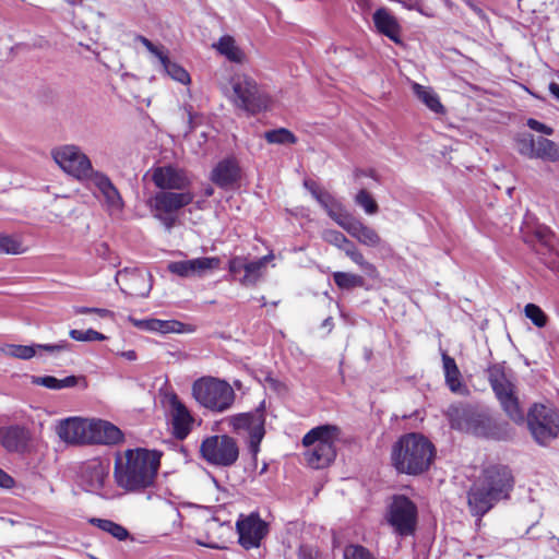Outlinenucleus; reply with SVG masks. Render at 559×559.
I'll return each instance as SVG.
<instances>
[{
  "label": "nucleus",
  "instance_id": "09e8293b",
  "mask_svg": "<svg viewBox=\"0 0 559 559\" xmlns=\"http://www.w3.org/2000/svg\"><path fill=\"white\" fill-rule=\"evenodd\" d=\"M323 239L337 248H344L348 243V239L341 231L332 229L324 230Z\"/></svg>",
  "mask_w": 559,
  "mask_h": 559
},
{
  "label": "nucleus",
  "instance_id": "1a4fd4ad",
  "mask_svg": "<svg viewBox=\"0 0 559 559\" xmlns=\"http://www.w3.org/2000/svg\"><path fill=\"white\" fill-rule=\"evenodd\" d=\"M487 372L490 385L504 413L514 423H524V412L520 406L515 385L506 373L504 367L502 365H493L488 368Z\"/></svg>",
  "mask_w": 559,
  "mask_h": 559
},
{
  "label": "nucleus",
  "instance_id": "7ed1b4c3",
  "mask_svg": "<svg viewBox=\"0 0 559 559\" xmlns=\"http://www.w3.org/2000/svg\"><path fill=\"white\" fill-rule=\"evenodd\" d=\"M435 457L433 444L420 433H406L392 447V465L399 473L419 475L426 472Z\"/></svg>",
  "mask_w": 559,
  "mask_h": 559
},
{
  "label": "nucleus",
  "instance_id": "c9c22d12",
  "mask_svg": "<svg viewBox=\"0 0 559 559\" xmlns=\"http://www.w3.org/2000/svg\"><path fill=\"white\" fill-rule=\"evenodd\" d=\"M26 251L23 241L17 236L0 234L1 254H21Z\"/></svg>",
  "mask_w": 559,
  "mask_h": 559
},
{
  "label": "nucleus",
  "instance_id": "cd10ccee",
  "mask_svg": "<svg viewBox=\"0 0 559 559\" xmlns=\"http://www.w3.org/2000/svg\"><path fill=\"white\" fill-rule=\"evenodd\" d=\"M373 23L379 33L385 35L394 43H401V26L395 19L386 9H378L373 13Z\"/></svg>",
  "mask_w": 559,
  "mask_h": 559
},
{
  "label": "nucleus",
  "instance_id": "39448f33",
  "mask_svg": "<svg viewBox=\"0 0 559 559\" xmlns=\"http://www.w3.org/2000/svg\"><path fill=\"white\" fill-rule=\"evenodd\" d=\"M229 86L230 91L227 87H223V91L235 107L249 114H258L267 108L269 95L249 74L235 73L229 80Z\"/></svg>",
  "mask_w": 559,
  "mask_h": 559
},
{
  "label": "nucleus",
  "instance_id": "0e129e2a",
  "mask_svg": "<svg viewBox=\"0 0 559 559\" xmlns=\"http://www.w3.org/2000/svg\"><path fill=\"white\" fill-rule=\"evenodd\" d=\"M121 356H123L126 359L133 361L136 359V353L134 350H127L121 353Z\"/></svg>",
  "mask_w": 559,
  "mask_h": 559
},
{
  "label": "nucleus",
  "instance_id": "f03ea898",
  "mask_svg": "<svg viewBox=\"0 0 559 559\" xmlns=\"http://www.w3.org/2000/svg\"><path fill=\"white\" fill-rule=\"evenodd\" d=\"M511 472L506 466H491L474 483L468 492V506L474 515L483 516L512 489Z\"/></svg>",
  "mask_w": 559,
  "mask_h": 559
},
{
  "label": "nucleus",
  "instance_id": "a18cd8bd",
  "mask_svg": "<svg viewBox=\"0 0 559 559\" xmlns=\"http://www.w3.org/2000/svg\"><path fill=\"white\" fill-rule=\"evenodd\" d=\"M69 335L72 340L78 342L105 341L107 338L106 335L93 329H88L86 331L73 329L69 332Z\"/></svg>",
  "mask_w": 559,
  "mask_h": 559
},
{
  "label": "nucleus",
  "instance_id": "c03bdc74",
  "mask_svg": "<svg viewBox=\"0 0 559 559\" xmlns=\"http://www.w3.org/2000/svg\"><path fill=\"white\" fill-rule=\"evenodd\" d=\"M355 202L361 206L365 212L369 215L376 214L378 212V204L374 201V199L371 197V194L362 189L358 191V193L355 197Z\"/></svg>",
  "mask_w": 559,
  "mask_h": 559
},
{
  "label": "nucleus",
  "instance_id": "6e6d98bb",
  "mask_svg": "<svg viewBox=\"0 0 559 559\" xmlns=\"http://www.w3.org/2000/svg\"><path fill=\"white\" fill-rule=\"evenodd\" d=\"M442 361H443V370L444 374L448 372H451L452 370L457 369L455 360L447 355L445 353L442 354Z\"/></svg>",
  "mask_w": 559,
  "mask_h": 559
},
{
  "label": "nucleus",
  "instance_id": "69168bd1",
  "mask_svg": "<svg viewBox=\"0 0 559 559\" xmlns=\"http://www.w3.org/2000/svg\"><path fill=\"white\" fill-rule=\"evenodd\" d=\"M186 111H187L188 120H189V131H191L194 128V126H193L194 115L188 108H186Z\"/></svg>",
  "mask_w": 559,
  "mask_h": 559
},
{
  "label": "nucleus",
  "instance_id": "864d4df0",
  "mask_svg": "<svg viewBox=\"0 0 559 559\" xmlns=\"http://www.w3.org/2000/svg\"><path fill=\"white\" fill-rule=\"evenodd\" d=\"M128 320H129V322L133 326H135V328H138V329H140L142 331L155 332V321H156V319L152 318V319H142V320H140V319H135L133 317H129Z\"/></svg>",
  "mask_w": 559,
  "mask_h": 559
},
{
  "label": "nucleus",
  "instance_id": "a19ab883",
  "mask_svg": "<svg viewBox=\"0 0 559 559\" xmlns=\"http://www.w3.org/2000/svg\"><path fill=\"white\" fill-rule=\"evenodd\" d=\"M536 146V138L531 133H522L516 138V150L518 152L533 159Z\"/></svg>",
  "mask_w": 559,
  "mask_h": 559
},
{
  "label": "nucleus",
  "instance_id": "5fc2aeb1",
  "mask_svg": "<svg viewBox=\"0 0 559 559\" xmlns=\"http://www.w3.org/2000/svg\"><path fill=\"white\" fill-rule=\"evenodd\" d=\"M526 124L530 129L539 132L545 135H551L554 133V129L534 118H528Z\"/></svg>",
  "mask_w": 559,
  "mask_h": 559
},
{
  "label": "nucleus",
  "instance_id": "f3484780",
  "mask_svg": "<svg viewBox=\"0 0 559 559\" xmlns=\"http://www.w3.org/2000/svg\"><path fill=\"white\" fill-rule=\"evenodd\" d=\"M116 282L126 295L146 297L152 289L151 274L140 269H123L116 274Z\"/></svg>",
  "mask_w": 559,
  "mask_h": 559
},
{
  "label": "nucleus",
  "instance_id": "4d7b16f0",
  "mask_svg": "<svg viewBox=\"0 0 559 559\" xmlns=\"http://www.w3.org/2000/svg\"><path fill=\"white\" fill-rule=\"evenodd\" d=\"M14 485L13 478L0 468V487L12 488Z\"/></svg>",
  "mask_w": 559,
  "mask_h": 559
},
{
  "label": "nucleus",
  "instance_id": "13d9d810",
  "mask_svg": "<svg viewBox=\"0 0 559 559\" xmlns=\"http://www.w3.org/2000/svg\"><path fill=\"white\" fill-rule=\"evenodd\" d=\"M465 3L480 20H484V21L487 20V15L481 8L476 5L471 0H466Z\"/></svg>",
  "mask_w": 559,
  "mask_h": 559
},
{
  "label": "nucleus",
  "instance_id": "72a5a7b5",
  "mask_svg": "<svg viewBox=\"0 0 559 559\" xmlns=\"http://www.w3.org/2000/svg\"><path fill=\"white\" fill-rule=\"evenodd\" d=\"M534 158L549 163L559 162V145L547 138L537 136Z\"/></svg>",
  "mask_w": 559,
  "mask_h": 559
},
{
  "label": "nucleus",
  "instance_id": "ddd939ff",
  "mask_svg": "<svg viewBox=\"0 0 559 559\" xmlns=\"http://www.w3.org/2000/svg\"><path fill=\"white\" fill-rule=\"evenodd\" d=\"M228 425L236 433H248V451L255 457L260 451V443L265 435V417L262 409L241 413L227 418Z\"/></svg>",
  "mask_w": 559,
  "mask_h": 559
},
{
  "label": "nucleus",
  "instance_id": "4468645a",
  "mask_svg": "<svg viewBox=\"0 0 559 559\" xmlns=\"http://www.w3.org/2000/svg\"><path fill=\"white\" fill-rule=\"evenodd\" d=\"M388 523L401 536L412 535L417 523V508L405 496H394L386 512Z\"/></svg>",
  "mask_w": 559,
  "mask_h": 559
},
{
  "label": "nucleus",
  "instance_id": "c85d7f7f",
  "mask_svg": "<svg viewBox=\"0 0 559 559\" xmlns=\"http://www.w3.org/2000/svg\"><path fill=\"white\" fill-rule=\"evenodd\" d=\"M274 259L273 253H269L262 258H259L254 261L246 262L245 272L241 277L238 278V282L242 286H254L263 276L266 265Z\"/></svg>",
  "mask_w": 559,
  "mask_h": 559
},
{
  "label": "nucleus",
  "instance_id": "e2e57ef3",
  "mask_svg": "<svg viewBox=\"0 0 559 559\" xmlns=\"http://www.w3.org/2000/svg\"><path fill=\"white\" fill-rule=\"evenodd\" d=\"M548 88H549L550 94H551L556 99H558V100H559V84H558V83H555V82H551V83L549 84V87H548Z\"/></svg>",
  "mask_w": 559,
  "mask_h": 559
},
{
  "label": "nucleus",
  "instance_id": "49530a36",
  "mask_svg": "<svg viewBox=\"0 0 559 559\" xmlns=\"http://www.w3.org/2000/svg\"><path fill=\"white\" fill-rule=\"evenodd\" d=\"M525 316L538 328H544L547 323L545 312L534 304H527L524 308Z\"/></svg>",
  "mask_w": 559,
  "mask_h": 559
},
{
  "label": "nucleus",
  "instance_id": "6e6552de",
  "mask_svg": "<svg viewBox=\"0 0 559 559\" xmlns=\"http://www.w3.org/2000/svg\"><path fill=\"white\" fill-rule=\"evenodd\" d=\"M451 427L480 437H495V427L490 416L473 406L456 404L448 408Z\"/></svg>",
  "mask_w": 559,
  "mask_h": 559
},
{
  "label": "nucleus",
  "instance_id": "37998d69",
  "mask_svg": "<svg viewBox=\"0 0 559 559\" xmlns=\"http://www.w3.org/2000/svg\"><path fill=\"white\" fill-rule=\"evenodd\" d=\"M136 40L140 41L155 58L158 59L162 67L169 60L168 51L164 46H156L150 39L139 35Z\"/></svg>",
  "mask_w": 559,
  "mask_h": 559
},
{
  "label": "nucleus",
  "instance_id": "b1692460",
  "mask_svg": "<svg viewBox=\"0 0 559 559\" xmlns=\"http://www.w3.org/2000/svg\"><path fill=\"white\" fill-rule=\"evenodd\" d=\"M169 417L174 436L183 440L190 432L193 418L188 408L178 400L176 395L169 400Z\"/></svg>",
  "mask_w": 559,
  "mask_h": 559
},
{
  "label": "nucleus",
  "instance_id": "4c0bfd02",
  "mask_svg": "<svg viewBox=\"0 0 559 559\" xmlns=\"http://www.w3.org/2000/svg\"><path fill=\"white\" fill-rule=\"evenodd\" d=\"M91 523L99 527L102 531L109 533L111 536L119 540H124L129 536L128 531L123 526L110 520L92 519Z\"/></svg>",
  "mask_w": 559,
  "mask_h": 559
},
{
  "label": "nucleus",
  "instance_id": "2eb2a0df",
  "mask_svg": "<svg viewBox=\"0 0 559 559\" xmlns=\"http://www.w3.org/2000/svg\"><path fill=\"white\" fill-rule=\"evenodd\" d=\"M110 464L106 460L93 459L81 467V485L86 491L106 496V483L109 476Z\"/></svg>",
  "mask_w": 559,
  "mask_h": 559
},
{
  "label": "nucleus",
  "instance_id": "f8f14e48",
  "mask_svg": "<svg viewBox=\"0 0 559 559\" xmlns=\"http://www.w3.org/2000/svg\"><path fill=\"white\" fill-rule=\"evenodd\" d=\"M51 156L64 173L80 181H87L96 173L88 156L76 145L55 147Z\"/></svg>",
  "mask_w": 559,
  "mask_h": 559
},
{
  "label": "nucleus",
  "instance_id": "bb28decb",
  "mask_svg": "<svg viewBox=\"0 0 559 559\" xmlns=\"http://www.w3.org/2000/svg\"><path fill=\"white\" fill-rule=\"evenodd\" d=\"M240 177V169L235 159L221 160L211 173V180L219 188L231 187Z\"/></svg>",
  "mask_w": 559,
  "mask_h": 559
},
{
  "label": "nucleus",
  "instance_id": "0eeeda50",
  "mask_svg": "<svg viewBox=\"0 0 559 559\" xmlns=\"http://www.w3.org/2000/svg\"><path fill=\"white\" fill-rule=\"evenodd\" d=\"M193 199L194 194L190 191H158L147 201V205L153 216L170 231L178 222L180 210Z\"/></svg>",
  "mask_w": 559,
  "mask_h": 559
},
{
  "label": "nucleus",
  "instance_id": "473e14b6",
  "mask_svg": "<svg viewBox=\"0 0 559 559\" xmlns=\"http://www.w3.org/2000/svg\"><path fill=\"white\" fill-rule=\"evenodd\" d=\"M413 93L416 97L436 114H444V106L441 104L438 94L429 86H424L419 83L412 84Z\"/></svg>",
  "mask_w": 559,
  "mask_h": 559
},
{
  "label": "nucleus",
  "instance_id": "423d86ee",
  "mask_svg": "<svg viewBox=\"0 0 559 559\" xmlns=\"http://www.w3.org/2000/svg\"><path fill=\"white\" fill-rule=\"evenodd\" d=\"M192 394L200 405L217 413L229 409L236 397L227 381L213 377H203L194 381Z\"/></svg>",
  "mask_w": 559,
  "mask_h": 559
},
{
  "label": "nucleus",
  "instance_id": "9b49d317",
  "mask_svg": "<svg viewBox=\"0 0 559 559\" xmlns=\"http://www.w3.org/2000/svg\"><path fill=\"white\" fill-rule=\"evenodd\" d=\"M202 459L212 466L229 467L239 457L237 441L228 435H214L206 437L200 445Z\"/></svg>",
  "mask_w": 559,
  "mask_h": 559
},
{
  "label": "nucleus",
  "instance_id": "ea45409f",
  "mask_svg": "<svg viewBox=\"0 0 559 559\" xmlns=\"http://www.w3.org/2000/svg\"><path fill=\"white\" fill-rule=\"evenodd\" d=\"M193 329L186 325L185 323L178 321V320H159L156 319L155 321V332L162 333V334H169V333H186V332H192Z\"/></svg>",
  "mask_w": 559,
  "mask_h": 559
},
{
  "label": "nucleus",
  "instance_id": "603ef678",
  "mask_svg": "<svg viewBox=\"0 0 559 559\" xmlns=\"http://www.w3.org/2000/svg\"><path fill=\"white\" fill-rule=\"evenodd\" d=\"M247 258L245 257H234L229 260L228 271L234 276L235 280L238 281L240 276H238L241 272H245Z\"/></svg>",
  "mask_w": 559,
  "mask_h": 559
},
{
  "label": "nucleus",
  "instance_id": "aec40b11",
  "mask_svg": "<svg viewBox=\"0 0 559 559\" xmlns=\"http://www.w3.org/2000/svg\"><path fill=\"white\" fill-rule=\"evenodd\" d=\"M0 444L11 453H28L32 449V435L23 426L2 427L0 428Z\"/></svg>",
  "mask_w": 559,
  "mask_h": 559
},
{
  "label": "nucleus",
  "instance_id": "bf43d9fd",
  "mask_svg": "<svg viewBox=\"0 0 559 559\" xmlns=\"http://www.w3.org/2000/svg\"><path fill=\"white\" fill-rule=\"evenodd\" d=\"M92 313H95L103 319H106V318L112 319L115 317V313L111 310H108L105 308H93Z\"/></svg>",
  "mask_w": 559,
  "mask_h": 559
},
{
  "label": "nucleus",
  "instance_id": "c756f323",
  "mask_svg": "<svg viewBox=\"0 0 559 559\" xmlns=\"http://www.w3.org/2000/svg\"><path fill=\"white\" fill-rule=\"evenodd\" d=\"M311 193L313 198L321 204V206L328 212L329 216L340 225V222H343L348 213L344 210L342 204L336 201L329 192L312 189Z\"/></svg>",
  "mask_w": 559,
  "mask_h": 559
},
{
  "label": "nucleus",
  "instance_id": "3c124183",
  "mask_svg": "<svg viewBox=\"0 0 559 559\" xmlns=\"http://www.w3.org/2000/svg\"><path fill=\"white\" fill-rule=\"evenodd\" d=\"M445 376V382L449 386V389L454 393H460L463 390V384L461 381V372L457 369L452 370L451 372H448Z\"/></svg>",
  "mask_w": 559,
  "mask_h": 559
},
{
  "label": "nucleus",
  "instance_id": "2f4dec72",
  "mask_svg": "<svg viewBox=\"0 0 559 559\" xmlns=\"http://www.w3.org/2000/svg\"><path fill=\"white\" fill-rule=\"evenodd\" d=\"M522 234L524 241L530 245L535 246L536 243H539L547 249L552 247L554 235L545 225H536L534 227L526 225L522 229Z\"/></svg>",
  "mask_w": 559,
  "mask_h": 559
},
{
  "label": "nucleus",
  "instance_id": "a878e982",
  "mask_svg": "<svg viewBox=\"0 0 559 559\" xmlns=\"http://www.w3.org/2000/svg\"><path fill=\"white\" fill-rule=\"evenodd\" d=\"M340 226L364 246L378 247L381 243V237L373 228L365 225L350 214L343 222H340Z\"/></svg>",
  "mask_w": 559,
  "mask_h": 559
},
{
  "label": "nucleus",
  "instance_id": "393cba45",
  "mask_svg": "<svg viewBox=\"0 0 559 559\" xmlns=\"http://www.w3.org/2000/svg\"><path fill=\"white\" fill-rule=\"evenodd\" d=\"M87 181L98 189L110 212H121L123 209L122 198L107 175L96 171Z\"/></svg>",
  "mask_w": 559,
  "mask_h": 559
},
{
  "label": "nucleus",
  "instance_id": "f257e3e1",
  "mask_svg": "<svg viewBox=\"0 0 559 559\" xmlns=\"http://www.w3.org/2000/svg\"><path fill=\"white\" fill-rule=\"evenodd\" d=\"M159 467V455L146 449L127 450L115 463V478L128 491L143 490L153 485Z\"/></svg>",
  "mask_w": 559,
  "mask_h": 559
},
{
  "label": "nucleus",
  "instance_id": "7c9ffc66",
  "mask_svg": "<svg viewBox=\"0 0 559 559\" xmlns=\"http://www.w3.org/2000/svg\"><path fill=\"white\" fill-rule=\"evenodd\" d=\"M213 48H215L230 62L243 63L246 61V53L236 44L235 38L229 35L222 36L215 44H213Z\"/></svg>",
  "mask_w": 559,
  "mask_h": 559
},
{
  "label": "nucleus",
  "instance_id": "dca6fc26",
  "mask_svg": "<svg viewBox=\"0 0 559 559\" xmlns=\"http://www.w3.org/2000/svg\"><path fill=\"white\" fill-rule=\"evenodd\" d=\"M236 530L239 535V544L245 549H251L260 546L261 540L267 534V524L261 520L259 514L251 513L238 519Z\"/></svg>",
  "mask_w": 559,
  "mask_h": 559
},
{
  "label": "nucleus",
  "instance_id": "a211bd4d",
  "mask_svg": "<svg viewBox=\"0 0 559 559\" xmlns=\"http://www.w3.org/2000/svg\"><path fill=\"white\" fill-rule=\"evenodd\" d=\"M221 259L217 257H201L190 260L171 261L167 270L180 277H203L209 272L218 269Z\"/></svg>",
  "mask_w": 559,
  "mask_h": 559
},
{
  "label": "nucleus",
  "instance_id": "412c9836",
  "mask_svg": "<svg viewBox=\"0 0 559 559\" xmlns=\"http://www.w3.org/2000/svg\"><path fill=\"white\" fill-rule=\"evenodd\" d=\"M87 444L115 445L123 440L122 431L114 424L103 419H88Z\"/></svg>",
  "mask_w": 559,
  "mask_h": 559
},
{
  "label": "nucleus",
  "instance_id": "e433bc0d",
  "mask_svg": "<svg viewBox=\"0 0 559 559\" xmlns=\"http://www.w3.org/2000/svg\"><path fill=\"white\" fill-rule=\"evenodd\" d=\"M333 280L341 289L362 287L365 284V281L360 275L347 272H334Z\"/></svg>",
  "mask_w": 559,
  "mask_h": 559
},
{
  "label": "nucleus",
  "instance_id": "79ce46f5",
  "mask_svg": "<svg viewBox=\"0 0 559 559\" xmlns=\"http://www.w3.org/2000/svg\"><path fill=\"white\" fill-rule=\"evenodd\" d=\"M163 69L164 71L166 72V74L171 78L174 81L176 82H179L181 84H189L191 79H190V75L189 73L187 72L186 69H183L181 66H179L178 63L176 62H173L170 60H168L164 66H163Z\"/></svg>",
  "mask_w": 559,
  "mask_h": 559
},
{
  "label": "nucleus",
  "instance_id": "5701e85b",
  "mask_svg": "<svg viewBox=\"0 0 559 559\" xmlns=\"http://www.w3.org/2000/svg\"><path fill=\"white\" fill-rule=\"evenodd\" d=\"M88 419L70 417L61 420L57 433L61 440L72 444H87Z\"/></svg>",
  "mask_w": 559,
  "mask_h": 559
},
{
  "label": "nucleus",
  "instance_id": "f704fd0d",
  "mask_svg": "<svg viewBox=\"0 0 559 559\" xmlns=\"http://www.w3.org/2000/svg\"><path fill=\"white\" fill-rule=\"evenodd\" d=\"M32 383L40 386H45L50 390H61L64 388H73L78 383V378L75 376H69L64 379H57L52 376H44V377H32Z\"/></svg>",
  "mask_w": 559,
  "mask_h": 559
},
{
  "label": "nucleus",
  "instance_id": "338daca9",
  "mask_svg": "<svg viewBox=\"0 0 559 559\" xmlns=\"http://www.w3.org/2000/svg\"><path fill=\"white\" fill-rule=\"evenodd\" d=\"M344 250L345 254L347 255V252L355 251L357 248L348 240V243L344 246V248H341Z\"/></svg>",
  "mask_w": 559,
  "mask_h": 559
},
{
  "label": "nucleus",
  "instance_id": "de8ad7c7",
  "mask_svg": "<svg viewBox=\"0 0 559 559\" xmlns=\"http://www.w3.org/2000/svg\"><path fill=\"white\" fill-rule=\"evenodd\" d=\"M343 559H376L364 546L348 545L344 549Z\"/></svg>",
  "mask_w": 559,
  "mask_h": 559
},
{
  "label": "nucleus",
  "instance_id": "6ab92c4d",
  "mask_svg": "<svg viewBox=\"0 0 559 559\" xmlns=\"http://www.w3.org/2000/svg\"><path fill=\"white\" fill-rule=\"evenodd\" d=\"M151 179L160 191H188L190 180L181 169L173 166H160L151 169Z\"/></svg>",
  "mask_w": 559,
  "mask_h": 559
},
{
  "label": "nucleus",
  "instance_id": "58836bf2",
  "mask_svg": "<svg viewBox=\"0 0 559 559\" xmlns=\"http://www.w3.org/2000/svg\"><path fill=\"white\" fill-rule=\"evenodd\" d=\"M264 139L267 143L282 145L295 144L297 142L295 134L286 128H278L266 131L264 133Z\"/></svg>",
  "mask_w": 559,
  "mask_h": 559
},
{
  "label": "nucleus",
  "instance_id": "9d476101",
  "mask_svg": "<svg viewBox=\"0 0 559 559\" xmlns=\"http://www.w3.org/2000/svg\"><path fill=\"white\" fill-rule=\"evenodd\" d=\"M526 421L539 445H548L559 436V411L551 405L535 403L528 409Z\"/></svg>",
  "mask_w": 559,
  "mask_h": 559
},
{
  "label": "nucleus",
  "instance_id": "052dcab7",
  "mask_svg": "<svg viewBox=\"0 0 559 559\" xmlns=\"http://www.w3.org/2000/svg\"><path fill=\"white\" fill-rule=\"evenodd\" d=\"M109 251H110L109 247L105 242H102V243L97 245V247H96L97 254L103 257L106 260H110L109 257H107V253H109Z\"/></svg>",
  "mask_w": 559,
  "mask_h": 559
},
{
  "label": "nucleus",
  "instance_id": "20e7f679",
  "mask_svg": "<svg viewBox=\"0 0 559 559\" xmlns=\"http://www.w3.org/2000/svg\"><path fill=\"white\" fill-rule=\"evenodd\" d=\"M341 430L335 425H322L312 428L302 438L307 463L313 468L329 466L336 456V441Z\"/></svg>",
  "mask_w": 559,
  "mask_h": 559
},
{
  "label": "nucleus",
  "instance_id": "4be33fe9",
  "mask_svg": "<svg viewBox=\"0 0 559 559\" xmlns=\"http://www.w3.org/2000/svg\"><path fill=\"white\" fill-rule=\"evenodd\" d=\"M70 344L67 341H61L58 344H35V345H17V344H7L0 347V352L8 357L17 358V359H31L33 358L37 350H46L50 354H57L60 352L68 350Z\"/></svg>",
  "mask_w": 559,
  "mask_h": 559
},
{
  "label": "nucleus",
  "instance_id": "680f3d73",
  "mask_svg": "<svg viewBox=\"0 0 559 559\" xmlns=\"http://www.w3.org/2000/svg\"><path fill=\"white\" fill-rule=\"evenodd\" d=\"M72 311L74 314H87L93 312V308L90 307H82V306H74L72 308Z\"/></svg>",
  "mask_w": 559,
  "mask_h": 559
},
{
  "label": "nucleus",
  "instance_id": "774afa93",
  "mask_svg": "<svg viewBox=\"0 0 559 559\" xmlns=\"http://www.w3.org/2000/svg\"><path fill=\"white\" fill-rule=\"evenodd\" d=\"M322 328H326L328 331H331L332 329V318H326L323 322H322Z\"/></svg>",
  "mask_w": 559,
  "mask_h": 559
},
{
  "label": "nucleus",
  "instance_id": "8fccbe9b",
  "mask_svg": "<svg viewBox=\"0 0 559 559\" xmlns=\"http://www.w3.org/2000/svg\"><path fill=\"white\" fill-rule=\"evenodd\" d=\"M347 257L357 265H359L364 271L368 274H371L376 271V267L372 263L366 261L362 253L356 249L355 251L347 252Z\"/></svg>",
  "mask_w": 559,
  "mask_h": 559
}]
</instances>
